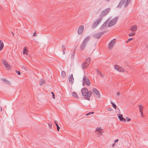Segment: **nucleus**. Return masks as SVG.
<instances>
[{"instance_id": "obj_44", "label": "nucleus", "mask_w": 148, "mask_h": 148, "mask_svg": "<svg viewBox=\"0 0 148 148\" xmlns=\"http://www.w3.org/2000/svg\"><path fill=\"white\" fill-rule=\"evenodd\" d=\"M33 36H36L37 35H36V32H35L34 33V34H33Z\"/></svg>"}, {"instance_id": "obj_12", "label": "nucleus", "mask_w": 148, "mask_h": 148, "mask_svg": "<svg viewBox=\"0 0 148 148\" xmlns=\"http://www.w3.org/2000/svg\"><path fill=\"white\" fill-rule=\"evenodd\" d=\"M92 91L97 97L99 98L100 97V92L97 89L95 88H93L92 89Z\"/></svg>"}, {"instance_id": "obj_11", "label": "nucleus", "mask_w": 148, "mask_h": 148, "mask_svg": "<svg viewBox=\"0 0 148 148\" xmlns=\"http://www.w3.org/2000/svg\"><path fill=\"white\" fill-rule=\"evenodd\" d=\"M104 32H100L94 35V37L97 39H99L101 37Z\"/></svg>"}, {"instance_id": "obj_32", "label": "nucleus", "mask_w": 148, "mask_h": 148, "mask_svg": "<svg viewBox=\"0 0 148 148\" xmlns=\"http://www.w3.org/2000/svg\"><path fill=\"white\" fill-rule=\"evenodd\" d=\"M120 66H119L118 65H115V68L116 70L119 71V69Z\"/></svg>"}, {"instance_id": "obj_22", "label": "nucleus", "mask_w": 148, "mask_h": 148, "mask_svg": "<svg viewBox=\"0 0 148 148\" xmlns=\"http://www.w3.org/2000/svg\"><path fill=\"white\" fill-rule=\"evenodd\" d=\"M5 67L8 69H9L11 68V66L8 63H7L5 66Z\"/></svg>"}, {"instance_id": "obj_43", "label": "nucleus", "mask_w": 148, "mask_h": 148, "mask_svg": "<svg viewBox=\"0 0 148 148\" xmlns=\"http://www.w3.org/2000/svg\"><path fill=\"white\" fill-rule=\"evenodd\" d=\"M48 125L49 126V127L51 128V126H52V124L51 123H48Z\"/></svg>"}, {"instance_id": "obj_10", "label": "nucleus", "mask_w": 148, "mask_h": 148, "mask_svg": "<svg viewBox=\"0 0 148 148\" xmlns=\"http://www.w3.org/2000/svg\"><path fill=\"white\" fill-rule=\"evenodd\" d=\"M84 27L83 25H81L78 28L77 31L78 34L79 35L82 34L84 30Z\"/></svg>"}, {"instance_id": "obj_8", "label": "nucleus", "mask_w": 148, "mask_h": 148, "mask_svg": "<svg viewBox=\"0 0 148 148\" xmlns=\"http://www.w3.org/2000/svg\"><path fill=\"white\" fill-rule=\"evenodd\" d=\"M116 40L114 39L112 40L109 43L108 45V48L109 50H111L114 47L115 44Z\"/></svg>"}, {"instance_id": "obj_17", "label": "nucleus", "mask_w": 148, "mask_h": 148, "mask_svg": "<svg viewBox=\"0 0 148 148\" xmlns=\"http://www.w3.org/2000/svg\"><path fill=\"white\" fill-rule=\"evenodd\" d=\"M101 129L99 127H98L96 128V130L97 131V134L99 135H102V132H101Z\"/></svg>"}, {"instance_id": "obj_15", "label": "nucleus", "mask_w": 148, "mask_h": 148, "mask_svg": "<svg viewBox=\"0 0 148 148\" xmlns=\"http://www.w3.org/2000/svg\"><path fill=\"white\" fill-rule=\"evenodd\" d=\"M69 82L71 84H73L74 82V78L73 77V74L69 76Z\"/></svg>"}, {"instance_id": "obj_20", "label": "nucleus", "mask_w": 148, "mask_h": 148, "mask_svg": "<svg viewBox=\"0 0 148 148\" xmlns=\"http://www.w3.org/2000/svg\"><path fill=\"white\" fill-rule=\"evenodd\" d=\"M97 73L100 76V77H103V76L104 75L101 73L98 69H97Z\"/></svg>"}, {"instance_id": "obj_52", "label": "nucleus", "mask_w": 148, "mask_h": 148, "mask_svg": "<svg viewBox=\"0 0 148 148\" xmlns=\"http://www.w3.org/2000/svg\"><path fill=\"white\" fill-rule=\"evenodd\" d=\"M51 94H52V95L53 94V93H54L53 92H51Z\"/></svg>"}, {"instance_id": "obj_24", "label": "nucleus", "mask_w": 148, "mask_h": 148, "mask_svg": "<svg viewBox=\"0 0 148 148\" xmlns=\"http://www.w3.org/2000/svg\"><path fill=\"white\" fill-rule=\"evenodd\" d=\"M62 51H63V54H64L65 53V51L66 48H65V47L63 45H62Z\"/></svg>"}, {"instance_id": "obj_21", "label": "nucleus", "mask_w": 148, "mask_h": 148, "mask_svg": "<svg viewBox=\"0 0 148 148\" xmlns=\"http://www.w3.org/2000/svg\"><path fill=\"white\" fill-rule=\"evenodd\" d=\"M57 122H58V121H55V123L56 125V126L57 128V130L58 131H59V130L60 129V127L59 125H58V124L57 123Z\"/></svg>"}, {"instance_id": "obj_14", "label": "nucleus", "mask_w": 148, "mask_h": 148, "mask_svg": "<svg viewBox=\"0 0 148 148\" xmlns=\"http://www.w3.org/2000/svg\"><path fill=\"white\" fill-rule=\"evenodd\" d=\"M109 20V19L108 20L106 21L104 23L101 25V27L100 28V30H102L105 28L106 27V25L108 23V21Z\"/></svg>"}, {"instance_id": "obj_47", "label": "nucleus", "mask_w": 148, "mask_h": 148, "mask_svg": "<svg viewBox=\"0 0 148 148\" xmlns=\"http://www.w3.org/2000/svg\"><path fill=\"white\" fill-rule=\"evenodd\" d=\"M110 0H104V1L106 2H109L110 1Z\"/></svg>"}, {"instance_id": "obj_5", "label": "nucleus", "mask_w": 148, "mask_h": 148, "mask_svg": "<svg viewBox=\"0 0 148 148\" xmlns=\"http://www.w3.org/2000/svg\"><path fill=\"white\" fill-rule=\"evenodd\" d=\"M119 18L118 16H116L112 19L109 22L108 26L111 27L114 25L117 22Z\"/></svg>"}, {"instance_id": "obj_50", "label": "nucleus", "mask_w": 148, "mask_h": 148, "mask_svg": "<svg viewBox=\"0 0 148 148\" xmlns=\"http://www.w3.org/2000/svg\"><path fill=\"white\" fill-rule=\"evenodd\" d=\"M11 33H12V34L13 36H14V33L12 31H11Z\"/></svg>"}, {"instance_id": "obj_26", "label": "nucleus", "mask_w": 148, "mask_h": 148, "mask_svg": "<svg viewBox=\"0 0 148 148\" xmlns=\"http://www.w3.org/2000/svg\"><path fill=\"white\" fill-rule=\"evenodd\" d=\"M111 103L112 104V107L115 109H116L117 108V106H116V104L113 103V102H111Z\"/></svg>"}, {"instance_id": "obj_42", "label": "nucleus", "mask_w": 148, "mask_h": 148, "mask_svg": "<svg viewBox=\"0 0 148 148\" xmlns=\"http://www.w3.org/2000/svg\"><path fill=\"white\" fill-rule=\"evenodd\" d=\"M109 111H111L112 110V109L111 108H109L107 109Z\"/></svg>"}, {"instance_id": "obj_34", "label": "nucleus", "mask_w": 148, "mask_h": 148, "mask_svg": "<svg viewBox=\"0 0 148 148\" xmlns=\"http://www.w3.org/2000/svg\"><path fill=\"white\" fill-rule=\"evenodd\" d=\"M94 113V112H89L86 114V116H88L89 115H90L91 114H93Z\"/></svg>"}, {"instance_id": "obj_3", "label": "nucleus", "mask_w": 148, "mask_h": 148, "mask_svg": "<svg viewBox=\"0 0 148 148\" xmlns=\"http://www.w3.org/2000/svg\"><path fill=\"white\" fill-rule=\"evenodd\" d=\"M131 1V0H121L119 5L117 6V7L120 8L122 5L125 4L124 7L126 8L130 3Z\"/></svg>"}, {"instance_id": "obj_6", "label": "nucleus", "mask_w": 148, "mask_h": 148, "mask_svg": "<svg viewBox=\"0 0 148 148\" xmlns=\"http://www.w3.org/2000/svg\"><path fill=\"white\" fill-rule=\"evenodd\" d=\"M110 10V8H108L102 11L100 13V18H102V17L106 15Z\"/></svg>"}, {"instance_id": "obj_41", "label": "nucleus", "mask_w": 148, "mask_h": 148, "mask_svg": "<svg viewBox=\"0 0 148 148\" xmlns=\"http://www.w3.org/2000/svg\"><path fill=\"white\" fill-rule=\"evenodd\" d=\"M126 119H127V121H129L131 120V119L130 118H129L127 117L126 118Z\"/></svg>"}, {"instance_id": "obj_53", "label": "nucleus", "mask_w": 148, "mask_h": 148, "mask_svg": "<svg viewBox=\"0 0 148 148\" xmlns=\"http://www.w3.org/2000/svg\"><path fill=\"white\" fill-rule=\"evenodd\" d=\"M24 69H26V68H25V67H24Z\"/></svg>"}, {"instance_id": "obj_19", "label": "nucleus", "mask_w": 148, "mask_h": 148, "mask_svg": "<svg viewBox=\"0 0 148 148\" xmlns=\"http://www.w3.org/2000/svg\"><path fill=\"white\" fill-rule=\"evenodd\" d=\"M4 44L2 42L1 40H0V51L2 50Z\"/></svg>"}, {"instance_id": "obj_9", "label": "nucleus", "mask_w": 148, "mask_h": 148, "mask_svg": "<svg viewBox=\"0 0 148 148\" xmlns=\"http://www.w3.org/2000/svg\"><path fill=\"white\" fill-rule=\"evenodd\" d=\"M84 83H86L88 86L90 85V83L89 79L86 77L85 76H84L83 78V84Z\"/></svg>"}, {"instance_id": "obj_37", "label": "nucleus", "mask_w": 148, "mask_h": 148, "mask_svg": "<svg viewBox=\"0 0 148 148\" xmlns=\"http://www.w3.org/2000/svg\"><path fill=\"white\" fill-rule=\"evenodd\" d=\"M133 39L132 38H129L128 40L126 42V43L128 42H129L131 40H132Z\"/></svg>"}, {"instance_id": "obj_4", "label": "nucleus", "mask_w": 148, "mask_h": 148, "mask_svg": "<svg viewBox=\"0 0 148 148\" xmlns=\"http://www.w3.org/2000/svg\"><path fill=\"white\" fill-rule=\"evenodd\" d=\"M90 58H87L85 62H84L82 65V67L83 69H84L86 68L90 64Z\"/></svg>"}, {"instance_id": "obj_38", "label": "nucleus", "mask_w": 148, "mask_h": 148, "mask_svg": "<svg viewBox=\"0 0 148 148\" xmlns=\"http://www.w3.org/2000/svg\"><path fill=\"white\" fill-rule=\"evenodd\" d=\"M140 112L141 113V116L143 117H144V116L143 115V111H142V110H140Z\"/></svg>"}, {"instance_id": "obj_31", "label": "nucleus", "mask_w": 148, "mask_h": 148, "mask_svg": "<svg viewBox=\"0 0 148 148\" xmlns=\"http://www.w3.org/2000/svg\"><path fill=\"white\" fill-rule=\"evenodd\" d=\"M120 66H119L118 65H115V68L116 70L119 71V69Z\"/></svg>"}, {"instance_id": "obj_27", "label": "nucleus", "mask_w": 148, "mask_h": 148, "mask_svg": "<svg viewBox=\"0 0 148 148\" xmlns=\"http://www.w3.org/2000/svg\"><path fill=\"white\" fill-rule=\"evenodd\" d=\"M72 95L73 96L76 97H78V95L75 92H72Z\"/></svg>"}, {"instance_id": "obj_23", "label": "nucleus", "mask_w": 148, "mask_h": 148, "mask_svg": "<svg viewBox=\"0 0 148 148\" xmlns=\"http://www.w3.org/2000/svg\"><path fill=\"white\" fill-rule=\"evenodd\" d=\"M61 76L63 78L65 77H66V73L64 71H62L61 73Z\"/></svg>"}, {"instance_id": "obj_28", "label": "nucleus", "mask_w": 148, "mask_h": 148, "mask_svg": "<svg viewBox=\"0 0 148 148\" xmlns=\"http://www.w3.org/2000/svg\"><path fill=\"white\" fill-rule=\"evenodd\" d=\"M27 48L25 47L24 48L23 50V54H25L26 53V52L27 51Z\"/></svg>"}, {"instance_id": "obj_35", "label": "nucleus", "mask_w": 148, "mask_h": 148, "mask_svg": "<svg viewBox=\"0 0 148 148\" xmlns=\"http://www.w3.org/2000/svg\"><path fill=\"white\" fill-rule=\"evenodd\" d=\"M2 60V62L3 64H4V65L5 66V65L8 63L5 61L3 60Z\"/></svg>"}, {"instance_id": "obj_18", "label": "nucleus", "mask_w": 148, "mask_h": 148, "mask_svg": "<svg viewBox=\"0 0 148 148\" xmlns=\"http://www.w3.org/2000/svg\"><path fill=\"white\" fill-rule=\"evenodd\" d=\"M130 29L132 31H136L137 30V27L136 25H133Z\"/></svg>"}, {"instance_id": "obj_51", "label": "nucleus", "mask_w": 148, "mask_h": 148, "mask_svg": "<svg viewBox=\"0 0 148 148\" xmlns=\"http://www.w3.org/2000/svg\"><path fill=\"white\" fill-rule=\"evenodd\" d=\"M115 145V143H114L113 145H112V146L113 147L114 145Z\"/></svg>"}, {"instance_id": "obj_40", "label": "nucleus", "mask_w": 148, "mask_h": 148, "mask_svg": "<svg viewBox=\"0 0 148 148\" xmlns=\"http://www.w3.org/2000/svg\"><path fill=\"white\" fill-rule=\"evenodd\" d=\"M16 71L18 75H20L21 74V73L20 71L16 70Z\"/></svg>"}, {"instance_id": "obj_2", "label": "nucleus", "mask_w": 148, "mask_h": 148, "mask_svg": "<svg viewBox=\"0 0 148 148\" xmlns=\"http://www.w3.org/2000/svg\"><path fill=\"white\" fill-rule=\"evenodd\" d=\"M90 38L89 36L86 37L83 41L79 47L81 50H84L86 47V45Z\"/></svg>"}, {"instance_id": "obj_48", "label": "nucleus", "mask_w": 148, "mask_h": 148, "mask_svg": "<svg viewBox=\"0 0 148 148\" xmlns=\"http://www.w3.org/2000/svg\"><path fill=\"white\" fill-rule=\"evenodd\" d=\"M118 141H119V140L118 139H116V140H115L114 141V143H116V142H118Z\"/></svg>"}, {"instance_id": "obj_46", "label": "nucleus", "mask_w": 148, "mask_h": 148, "mask_svg": "<svg viewBox=\"0 0 148 148\" xmlns=\"http://www.w3.org/2000/svg\"><path fill=\"white\" fill-rule=\"evenodd\" d=\"M116 94H117V95L118 96H119L120 95V92H117Z\"/></svg>"}, {"instance_id": "obj_13", "label": "nucleus", "mask_w": 148, "mask_h": 148, "mask_svg": "<svg viewBox=\"0 0 148 148\" xmlns=\"http://www.w3.org/2000/svg\"><path fill=\"white\" fill-rule=\"evenodd\" d=\"M118 117L120 121L123 122H126V120L123 117V115L119 114L118 115Z\"/></svg>"}, {"instance_id": "obj_25", "label": "nucleus", "mask_w": 148, "mask_h": 148, "mask_svg": "<svg viewBox=\"0 0 148 148\" xmlns=\"http://www.w3.org/2000/svg\"><path fill=\"white\" fill-rule=\"evenodd\" d=\"M75 48L73 52L71 54V58L74 59V56L75 54Z\"/></svg>"}, {"instance_id": "obj_1", "label": "nucleus", "mask_w": 148, "mask_h": 148, "mask_svg": "<svg viewBox=\"0 0 148 148\" xmlns=\"http://www.w3.org/2000/svg\"><path fill=\"white\" fill-rule=\"evenodd\" d=\"M81 92L85 99L88 100H90V97L92 94L91 91H88L87 88H83L81 90Z\"/></svg>"}, {"instance_id": "obj_16", "label": "nucleus", "mask_w": 148, "mask_h": 148, "mask_svg": "<svg viewBox=\"0 0 148 148\" xmlns=\"http://www.w3.org/2000/svg\"><path fill=\"white\" fill-rule=\"evenodd\" d=\"M1 80H2L3 82H4L5 83L10 85V82L7 79H6L4 78H2L1 79Z\"/></svg>"}, {"instance_id": "obj_30", "label": "nucleus", "mask_w": 148, "mask_h": 148, "mask_svg": "<svg viewBox=\"0 0 148 148\" xmlns=\"http://www.w3.org/2000/svg\"><path fill=\"white\" fill-rule=\"evenodd\" d=\"M119 71L121 72H124V70L123 67L120 66L119 69Z\"/></svg>"}, {"instance_id": "obj_33", "label": "nucleus", "mask_w": 148, "mask_h": 148, "mask_svg": "<svg viewBox=\"0 0 148 148\" xmlns=\"http://www.w3.org/2000/svg\"><path fill=\"white\" fill-rule=\"evenodd\" d=\"M44 79H42L40 82V85H41L42 84L45 83Z\"/></svg>"}, {"instance_id": "obj_29", "label": "nucleus", "mask_w": 148, "mask_h": 148, "mask_svg": "<svg viewBox=\"0 0 148 148\" xmlns=\"http://www.w3.org/2000/svg\"><path fill=\"white\" fill-rule=\"evenodd\" d=\"M138 108L139 109V110L140 111V109L142 111H143V106L142 105H139L138 106Z\"/></svg>"}, {"instance_id": "obj_49", "label": "nucleus", "mask_w": 148, "mask_h": 148, "mask_svg": "<svg viewBox=\"0 0 148 148\" xmlns=\"http://www.w3.org/2000/svg\"><path fill=\"white\" fill-rule=\"evenodd\" d=\"M0 108H1V109H0V110H1L0 111H2V107H0Z\"/></svg>"}, {"instance_id": "obj_36", "label": "nucleus", "mask_w": 148, "mask_h": 148, "mask_svg": "<svg viewBox=\"0 0 148 148\" xmlns=\"http://www.w3.org/2000/svg\"><path fill=\"white\" fill-rule=\"evenodd\" d=\"M135 34V33H130V34H129V36L130 37V36H133Z\"/></svg>"}, {"instance_id": "obj_39", "label": "nucleus", "mask_w": 148, "mask_h": 148, "mask_svg": "<svg viewBox=\"0 0 148 148\" xmlns=\"http://www.w3.org/2000/svg\"><path fill=\"white\" fill-rule=\"evenodd\" d=\"M140 112L141 113V116L143 117H144V116L143 115V111H142V110H140Z\"/></svg>"}, {"instance_id": "obj_45", "label": "nucleus", "mask_w": 148, "mask_h": 148, "mask_svg": "<svg viewBox=\"0 0 148 148\" xmlns=\"http://www.w3.org/2000/svg\"><path fill=\"white\" fill-rule=\"evenodd\" d=\"M52 97L53 99H55V96L54 93H53V94L52 95Z\"/></svg>"}, {"instance_id": "obj_7", "label": "nucleus", "mask_w": 148, "mask_h": 148, "mask_svg": "<svg viewBox=\"0 0 148 148\" xmlns=\"http://www.w3.org/2000/svg\"><path fill=\"white\" fill-rule=\"evenodd\" d=\"M102 18H99L97 19L95 22L92 24V29H95L101 22Z\"/></svg>"}]
</instances>
